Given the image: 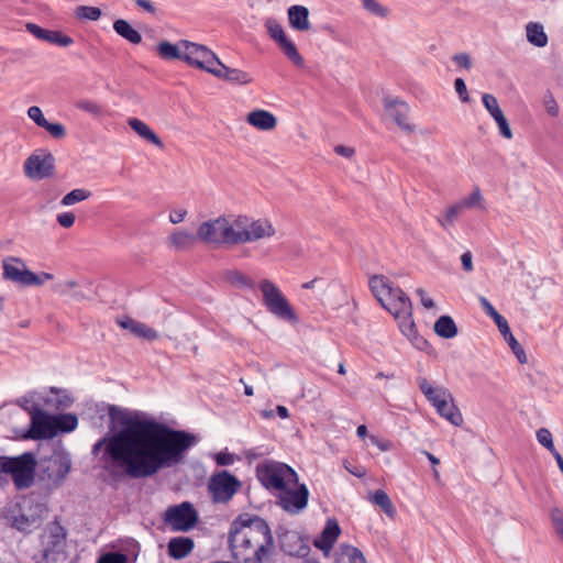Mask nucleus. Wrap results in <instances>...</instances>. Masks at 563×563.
<instances>
[{
	"label": "nucleus",
	"instance_id": "1",
	"mask_svg": "<svg viewBox=\"0 0 563 563\" xmlns=\"http://www.w3.org/2000/svg\"><path fill=\"white\" fill-rule=\"evenodd\" d=\"M95 408L101 419L108 415L113 433L98 440L92 453L97 455L102 450L99 463L113 479L152 477L161 470L180 464L196 443L191 433L139 419L118 406L101 404Z\"/></svg>",
	"mask_w": 563,
	"mask_h": 563
},
{
	"label": "nucleus",
	"instance_id": "2",
	"mask_svg": "<svg viewBox=\"0 0 563 563\" xmlns=\"http://www.w3.org/2000/svg\"><path fill=\"white\" fill-rule=\"evenodd\" d=\"M228 542L232 558L239 563H264L274 550L271 528L258 516L241 515L234 519Z\"/></svg>",
	"mask_w": 563,
	"mask_h": 563
},
{
	"label": "nucleus",
	"instance_id": "3",
	"mask_svg": "<svg viewBox=\"0 0 563 563\" xmlns=\"http://www.w3.org/2000/svg\"><path fill=\"white\" fill-rule=\"evenodd\" d=\"M46 512V505L40 501L34 494H31L5 506L3 517L8 525L18 531L31 533L41 527Z\"/></svg>",
	"mask_w": 563,
	"mask_h": 563
},
{
	"label": "nucleus",
	"instance_id": "4",
	"mask_svg": "<svg viewBox=\"0 0 563 563\" xmlns=\"http://www.w3.org/2000/svg\"><path fill=\"white\" fill-rule=\"evenodd\" d=\"M36 456L24 452L18 456L0 455V487L8 484L5 475H10L16 489H27L35 481Z\"/></svg>",
	"mask_w": 563,
	"mask_h": 563
},
{
	"label": "nucleus",
	"instance_id": "5",
	"mask_svg": "<svg viewBox=\"0 0 563 563\" xmlns=\"http://www.w3.org/2000/svg\"><path fill=\"white\" fill-rule=\"evenodd\" d=\"M197 238L205 244L214 247H231L238 245L235 218L220 216L202 222L197 229Z\"/></svg>",
	"mask_w": 563,
	"mask_h": 563
},
{
	"label": "nucleus",
	"instance_id": "6",
	"mask_svg": "<svg viewBox=\"0 0 563 563\" xmlns=\"http://www.w3.org/2000/svg\"><path fill=\"white\" fill-rule=\"evenodd\" d=\"M368 284L378 302L393 316L408 314L412 310L410 298L399 287H393L385 276L374 275Z\"/></svg>",
	"mask_w": 563,
	"mask_h": 563
},
{
	"label": "nucleus",
	"instance_id": "7",
	"mask_svg": "<svg viewBox=\"0 0 563 563\" xmlns=\"http://www.w3.org/2000/svg\"><path fill=\"white\" fill-rule=\"evenodd\" d=\"M30 415L31 426L24 434L25 439L45 440L54 438L59 431L70 432V413L56 417L34 406Z\"/></svg>",
	"mask_w": 563,
	"mask_h": 563
},
{
	"label": "nucleus",
	"instance_id": "8",
	"mask_svg": "<svg viewBox=\"0 0 563 563\" xmlns=\"http://www.w3.org/2000/svg\"><path fill=\"white\" fill-rule=\"evenodd\" d=\"M256 476L266 489L277 493L286 486L297 485L298 482V474L292 467L272 460L257 464Z\"/></svg>",
	"mask_w": 563,
	"mask_h": 563
},
{
	"label": "nucleus",
	"instance_id": "9",
	"mask_svg": "<svg viewBox=\"0 0 563 563\" xmlns=\"http://www.w3.org/2000/svg\"><path fill=\"white\" fill-rule=\"evenodd\" d=\"M260 289L263 295V302L272 314L290 323L298 322L296 312L273 282L269 279L261 280Z\"/></svg>",
	"mask_w": 563,
	"mask_h": 563
},
{
	"label": "nucleus",
	"instance_id": "10",
	"mask_svg": "<svg viewBox=\"0 0 563 563\" xmlns=\"http://www.w3.org/2000/svg\"><path fill=\"white\" fill-rule=\"evenodd\" d=\"M235 227L238 245L271 239L276 234V229L267 219L252 220L245 216H239L235 218Z\"/></svg>",
	"mask_w": 563,
	"mask_h": 563
},
{
	"label": "nucleus",
	"instance_id": "11",
	"mask_svg": "<svg viewBox=\"0 0 563 563\" xmlns=\"http://www.w3.org/2000/svg\"><path fill=\"white\" fill-rule=\"evenodd\" d=\"M181 45L184 46L183 60L188 65L209 74L220 65L218 56L207 46L189 41H181Z\"/></svg>",
	"mask_w": 563,
	"mask_h": 563
},
{
	"label": "nucleus",
	"instance_id": "12",
	"mask_svg": "<svg viewBox=\"0 0 563 563\" xmlns=\"http://www.w3.org/2000/svg\"><path fill=\"white\" fill-rule=\"evenodd\" d=\"M198 519V512L189 501L170 506L164 514V522L173 531H189L197 525Z\"/></svg>",
	"mask_w": 563,
	"mask_h": 563
},
{
	"label": "nucleus",
	"instance_id": "13",
	"mask_svg": "<svg viewBox=\"0 0 563 563\" xmlns=\"http://www.w3.org/2000/svg\"><path fill=\"white\" fill-rule=\"evenodd\" d=\"M276 504L286 512L297 515L306 509L309 499V489L305 484L286 486L276 495Z\"/></svg>",
	"mask_w": 563,
	"mask_h": 563
},
{
	"label": "nucleus",
	"instance_id": "14",
	"mask_svg": "<svg viewBox=\"0 0 563 563\" xmlns=\"http://www.w3.org/2000/svg\"><path fill=\"white\" fill-rule=\"evenodd\" d=\"M241 484L239 479L227 471H222L211 476L208 489L216 503H228L239 490Z\"/></svg>",
	"mask_w": 563,
	"mask_h": 563
},
{
	"label": "nucleus",
	"instance_id": "15",
	"mask_svg": "<svg viewBox=\"0 0 563 563\" xmlns=\"http://www.w3.org/2000/svg\"><path fill=\"white\" fill-rule=\"evenodd\" d=\"M67 529L54 520L49 522L42 533V547L45 559L55 560V554H59L66 544Z\"/></svg>",
	"mask_w": 563,
	"mask_h": 563
},
{
	"label": "nucleus",
	"instance_id": "16",
	"mask_svg": "<svg viewBox=\"0 0 563 563\" xmlns=\"http://www.w3.org/2000/svg\"><path fill=\"white\" fill-rule=\"evenodd\" d=\"M386 114L406 133L415 132L416 126L408 120L410 107L398 98L385 97L383 99Z\"/></svg>",
	"mask_w": 563,
	"mask_h": 563
},
{
	"label": "nucleus",
	"instance_id": "17",
	"mask_svg": "<svg viewBox=\"0 0 563 563\" xmlns=\"http://www.w3.org/2000/svg\"><path fill=\"white\" fill-rule=\"evenodd\" d=\"M280 550L294 556H306L309 551V540L295 530L280 529L278 533Z\"/></svg>",
	"mask_w": 563,
	"mask_h": 563
},
{
	"label": "nucleus",
	"instance_id": "18",
	"mask_svg": "<svg viewBox=\"0 0 563 563\" xmlns=\"http://www.w3.org/2000/svg\"><path fill=\"white\" fill-rule=\"evenodd\" d=\"M54 161L51 153L32 154L24 162V173L29 178L35 180L47 178L53 174Z\"/></svg>",
	"mask_w": 563,
	"mask_h": 563
},
{
	"label": "nucleus",
	"instance_id": "19",
	"mask_svg": "<svg viewBox=\"0 0 563 563\" xmlns=\"http://www.w3.org/2000/svg\"><path fill=\"white\" fill-rule=\"evenodd\" d=\"M70 471V460L66 456L54 454L47 462L45 474L49 485L59 486Z\"/></svg>",
	"mask_w": 563,
	"mask_h": 563
},
{
	"label": "nucleus",
	"instance_id": "20",
	"mask_svg": "<svg viewBox=\"0 0 563 563\" xmlns=\"http://www.w3.org/2000/svg\"><path fill=\"white\" fill-rule=\"evenodd\" d=\"M117 323L122 329L130 331L136 338H141L146 341H155L158 339V333L156 330L143 322L134 320L131 317L119 318Z\"/></svg>",
	"mask_w": 563,
	"mask_h": 563
},
{
	"label": "nucleus",
	"instance_id": "21",
	"mask_svg": "<svg viewBox=\"0 0 563 563\" xmlns=\"http://www.w3.org/2000/svg\"><path fill=\"white\" fill-rule=\"evenodd\" d=\"M340 532L341 529L338 521L335 519H328L320 538L314 540V545L328 555L340 536Z\"/></svg>",
	"mask_w": 563,
	"mask_h": 563
},
{
	"label": "nucleus",
	"instance_id": "22",
	"mask_svg": "<svg viewBox=\"0 0 563 563\" xmlns=\"http://www.w3.org/2000/svg\"><path fill=\"white\" fill-rule=\"evenodd\" d=\"M211 75L234 85H247L252 81L249 73L225 66L221 60L216 70H211Z\"/></svg>",
	"mask_w": 563,
	"mask_h": 563
},
{
	"label": "nucleus",
	"instance_id": "23",
	"mask_svg": "<svg viewBox=\"0 0 563 563\" xmlns=\"http://www.w3.org/2000/svg\"><path fill=\"white\" fill-rule=\"evenodd\" d=\"M25 29L29 33L34 35L36 38L55 44L58 46H68L70 44V37L63 35L58 31H51L38 26L35 23H27Z\"/></svg>",
	"mask_w": 563,
	"mask_h": 563
},
{
	"label": "nucleus",
	"instance_id": "24",
	"mask_svg": "<svg viewBox=\"0 0 563 563\" xmlns=\"http://www.w3.org/2000/svg\"><path fill=\"white\" fill-rule=\"evenodd\" d=\"M246 122L260 131H272L277 125L276 117L263 109H256L247 113Z\"/></svg>",
	"mask_w": 563,
	"mask_h": 563
},
{
	"label": "nucleus",
	"instance_id": "25",
	"mask_svg": "<svg viewBox=\"0 0 563 563\" xmlns=\"http://www.w3.org/2000/svg\"><path fill=\"white\" fill-rule=\"evenodd\" d=\"M419 388L426 398L435 407L441 406L444 401L451 400V393L443 387H433L427 378L420 377Z\"/></svg>",
	"mask_w": 563,
	"mask_h": 563
},
{
	"label": "nucleus",
	"instance_id": "26",
	"mask_svg": "<svg viewBox=\"0 0 563 563\" xmlns=\"http://www.w3.org/2000/svg\"><path fill=\"white\" fill-rule=\"evenodd\" d=\"M287 13L289 24L292 29L300 32L310 30L309 10L306 7L298 4L291 5Z\"/></svg>",
	"mask_w": 563,
	"mask_h": 563
},
{
	"label": "nucleus",
	"instance_id": "27",
	"mask_svg": "<svg viewBox=\"0 0 563 563\" xmlns=\"http://www.w3.org/2000/svg\"><path fill=\"white\" fill-rule=\"evenodd\" d=\"M129 126L142 139L154 144L155 146L163 148L164 143L158 135L147 125L145 122L137 118L128 119Z\"/></svg>",
	"mask_w": 563,
	"mask_h": 563
},
{
	"label": "nucleus",
	"instance_id": "28",
	"mask_svg": "<svg viewBox=\"0 0 563 563\" xmlns=\"http://www.w3.org/2000/svg\"><path fill=\"white\" fill-rule=\"evenodd\" d=\"M199 240L197 233L194 234L184 230H175L167 239L168 244L177 251H188L192 249Z\"/></svg>",
	"mask_w": 563,
	"mask_h": 563
},
{
	"label": "nucleus",
	"instance_id": "29",
	"mask_svg": "<svg viewBox=\"0 0 563 563\" xmlns=\"http://www.w3.org/2000/svg\"><path fill=\"white\" fill-rule=\"evenodd\" d=\"M194 540L189 537L172 538L168 542V554L174 559L186 558L194 549Z\"/></svg>",
	"mask_w": 563,
	"mask_h": 563
},
{
	"label": "nucleus",
	"instance_id": "30",
	"mask_svg": "<svg viewBox=\"0 0 563 563\" xmlns=\"http://www.w3.org/2000/svg\"><path fill=\"white\" fill-rule=\"evenodd\" d=\"M113 30L118 35L132 44H140L142 42V35L123 19H118L113 22Z\"/></svg>",
	"mask_w": 563,
	"mask_h": 563
},
{
	"label": "nucleus",
	"instance_id": "31",
	"mask_svg": "<svg viewBox=\"0 0 563 563\" xmlns=\"http://www.w3.org/2000/svg\"><path fill=\"white\" fill-rule=\"evenodd\" d=\"M25 265L19 258H10V261H3V277L20 284L23 278Z\"/></svg>",
	"mask_w": 563,
	"mask_h": 563
},
{
	"label": "nucleus",
	"instance_id": "32",
	"mask_svg": "<svg viewBox=\"0 0 563 563\" xmlns=\"http://www.w3.org/2000/svg\"><path fill=\"white\" fill-rule=\"evenodd\" d=\"M335 563H365V559L358 549L342 544L336 552Z\"/></svg>",
	"mask_w": 563,
	"mask_h": 563
},
{
	"label": "nucleus",
	"instance_id": "33",
	"mask_svg": "<svg viewBox=\"0 0 563 563\" xmlns=\"http://www.w3.org/2000/svg\"><path fill=\"white\" fill-rule=\"evenodd\" d=\"M437 411L441 417L456 427H460L463 423L462 413L454 405L452 396L451 400H446L441 406H438Z\"/></svg>",
	"mask_w": 563,
	"mask_h": 563
},
{
	"label": "nucleus",
	"instance_id": "34",
	"mask_svg": "<svg viewBox=\"0 0 563 563\" xmlns=\"http://www.w3.org/2000/svg\"><path fill=\"white\" fill-rule=\"evenodd\" d=\"M434 332L444 339H452L457 334V327L450 316H441L434 323Z\"/></svg>",
	"mask_w": 563,
	"mask_h": 563
},
{
	"label": "nucleus",
	"instance_id": "35",
	"mask_svg": "<svg viewBox=\"0 0 563 563\" xmlns=\"http://www.w3.org/2000/svg\"><path fill=\"white\" fill-rule=\"evenodd\" d=\"M369 501L375 506H378L386 516L393 518L396 515V508L393 505L391 499L385 490L377 489L369 496Z\"/></svg>",
	"mask_w": 563,
	"mask_h": 563
},
{
	"label": "nucleus",
	"instance_id": "36",
	"mask_svg": "<svg viewBox=\"0 0 563 563\" xmlns=\"http://www.w3.org/2000/svg\"><path fill=\"white\" fill-rule=\"evenodd\" d=\"M527 40L537 47H543L548 43V36L543 26L539 23L530 22L526 26Z\"/></svg>",
	"mask_w": 563,
	"mask_h": 563
},
{
	"label": "nucleus",
	"instance_id": "37",
	"mask_svg": "<svg viewBox=\"0 0 563 563\" xmlns=\"http://www.w3.org/2000/svg\"><path fill=\"white\" fill-rule=\"evenodd\" d=\"M479 302L485 313L495 321L499 332H507L510 328L508 321L494 308L488 299L485 297H479Z\"/></svg>",
	"mask_w": 563,
	"mask_h": 563
},
{
	"label": "nucleus",
	"instance_id": "38",
	"mask_svg": "<svg viewBox=\"0 0 563 563\" xmlns=\"http://www.w3.org/2000/svg\"><path fill=\"white\" fill-rule=\"evenodd\" d=\"M157 52L164 59H181L184 55V46L181 41L178 44H172L167 41H163L157 45Z\"/></svg>",
	"mask_w": 563,
	"mask_h": 563
},
{
	"label": "nucleus",
	"instance_id": "39",
	"mask_svg": "<svg viewBox=\"0 0 563 563\" xmlns=\"http://www.w3.org/2000/svg\"><path fill=\"white\" fill-rule=\"evenodd\" d=\"M464 212L462 207L459 202L450 206L443 216L438 217L439 224L444 229L448 230L450 227H452L455 222V220Z\"/></svg>",
	"mask_w": 563,
	"mask_h": 563
},
{
	"label": "nucleus",
	"instance_id": "40",
	"mask_svg": "<svg viewBox=\"0 0 563 563\" xmlns=\"http://www.w3.org/2000/svg\"><path fill=\"white\" fill-rule=\"evenodd\" d=\"M283 51V53L288 57L290 62H292L297 66H301L303 64V58L299 54L295 43L287 37L283 38L279 43H277Z\"/></svg>",
	"mask_w": 563,
	"mask_h": 563
},
{
	"label": "nucleus",
	"instance_id": "41",
	"mask_svg": "<svg viewBox=\"0 0 563 563\" xmlns=\"http://www.w3.org/2000/svg\"><path fill=\"white\" fill-rule=\"evenodd\" d=\"M459 203L464 211L473 208L485 209L484 198L478 187H475L472 194L461 199Z\"/></svg>",
	"mask_w": 563,
	"mask_h": 563
},
{
	"label": "nucleus",
	"instance_id": "42",
	"mask_svg": "<svg viewBox=\"0 0 563 563\" xmlns=\"http://www.w3.org/2000/svg\"><path fill=\"white\" fill-rule=\"evenodd\" d=\"M361 2L363 8L374 16L386 19L389 15V9L378 0H361Z\"/></svg>",
	"mask_w": 563,
	"mask_h": 563
},
{
	"label": "nucleus",
	"instance_id": "43",
	"mask_svg": "<svg viewBox=\"0 0 563 563\" xmlns=\"http://www.w3.org/2000/svg\"><path fill=\"white\" fill-rule=\"evenodd\" d=\"M501 335L507 341L508 345L510 346L514 354L517 356L518 361L521 364H525L527 362V355L522 346L519 344V342L516 340V338L512 335L510 328L507 332H503Z\"/></svg>",
	"mask_w": 563,
	"mask_h": 563
},
{
	"label": "nucleus",
	"instance_id": "44",
	"mask_svg": "<svg viewBox=\"0 0 563 563\" xmlns=\"http://www.w3.org/2000/svg\"><path fill=\"white\" fill-rule=\"evenodd\" d=\"M101 14V10L97 7L79 5L75 9V15L79 20L97 21Z\"/></svg>",
	"mask_w": 563,
	"mask_h": 563
},
{
	"label": "nucleus",
	"instance_id": "45",
	"mask_svg": "<svg viewBox=\"0 0 563 563\" xmlns=\"http://www.w3.org/2000/svg\"><path fill=\"white\" fill-rule=\"evenodd\" d=\"M52 278L53 276L48 273H42L41 275H36L33 272L24 268L23 278L20 284L23 286L42 285L45 280Z\"/></svg>",
	"mask_w": 563,
	"mask_h": 563
},
{
	"label": "nucleus",
	"instance_id": "46",
	"mask_svg": "<svg viewBox=\"0 0 563 563\" xmlns=\"http://www.w3.org/2000/svg\"><path fill=\"white\" fill-rule=\"evenodd\" d=\"M398 320L399 328L401 332L410 338L415 332V323L412 320V310L406 313H399L398 316H394Z\"/></svg>",
	"mask_w": 563,
	"mask_h": 563
},
{
	"label": "nucleus",
	"instance_id": "47",
	"mask_svg": "<svg viewBox=\"0 0 563 563\" xmlns=\"http://www.w3.org/2000/svg\"><path fill=\"white\" fill-rule=\"evenodd\" d=\"M265 27L271 35V37L276 42L279 43L283 38L287 37L286 33L284 32L282 25L279 22L275 19H267L265 21Z\"/></svg>",
	"mask_w": 563,
	"mask_h": 563
},
{
	"label": "nucleus",
	"instance_id": "48",
	"mask_svg": "<svg viewBox=\"0 0 563 563\" xmlns=\"http://www.w3.org/2000/svg\"><path fill=\"white\" fill-rule=\"evenodd\" d=\"M537 440L551 454H554L555 452H558V450L555 449L554 443H553L552 433H551V431L549 429L540 428L537 431Z\"/></svg>",
	"mask_w": 563,
	"mask_h": 563
},
{
	"label": "nucleus",
	"instance_id": "49",
	"mask_svg": "<svg viewBox=\"0 0 563 563\" xmlns=\"http://www.w3.org/2000/svg\"><path fill=\"white\" fill-rule=\"evenodd\" d=\"M227 279L228 282L235 286L247 288L254 287V283L246 275L239 271H229L227 273Z\"/></svg>",
	"mask_w": 563,
	"mask_h": 563
},
{
	"label": "nucleus",
	"instance_id": "50",
	"mask_svg": "<svg viewBox=\"0 0 563 563\" xmlns=\"http://www.w3.org/2000/svg\"><path fill=\"white\" fill-rule=\"evenodd\" d=\"M482 101H483L485 109L488 111V113L494 119L503 113V110L500 109L495 96H493L490 93H484L482 97Z\"/></svg>",
	"mask_w": 563,
	"mask_h": 563
},
{
	"label": "nucleus",
	"instance_id": "51",
	"mask_svg": "<svg viewBox=\"0 0 563 563\" xmlns=\"http://www.w3.org/2000/svg\"><path fill=\"white\" fill-rule=\"evenodd\" d=\"M543 107L549 115L558 117L559 106H558L556 100L554 99L553 95L550 91H548L543 97Z\"/></svg>",
	"mask_w": 563,
	"mask_h": 563
},
{
	"label": "nucleus",
	"instance_id": "52",
	"mask_svg": "<svg viewBox=\"0 0 563 563\" xmlns=\"http://www.w3.org/2000/svg\"><path fill=\"white\" fill-rule=\"evenodd\" d=\"M77 108L90 113L93 117H99L102 113L101 107L91 100H81L77 102Z\"/></svg>",
	"mask_w": 563,
	"mask_h": 563
},
{
	"label": "nucleus",
	"instance_id": "53",
	"mask_svg": "<svg viewBox=\"0 0 563 563\" xmlns=\"http://www.w3.org/2000/svg\"><path fill=\"white\" fill-rule=\"evenodd\" d=\"M27 115L40 128H43L45 124H47V120L45 119L41 108L37 106L30 107L27 109Z\"/></svg>",
	"mask_w": 563,
	"mask_h": 563
},
{
	"label": "nucleus",
	"instance_id": "54",
	"mask_svg": "<svg viewBox=\"0 0 563 563\" xmlns=\"http://www.w3.org/2000/svg\"><path fill=\"white\" fill-rule=\"evenodd\" d=\"M452 62L466 70H470L473 67V60L470 54L467 53H457L452 56Z\"/></svg>",
	"mask_w": 563,
	"mask_h": 563
},
{
	"label": "nucleus",
	"instance_id": "55",
	"mask_svg": "<svg viewBox=\"0 0 563 563\" xmlns=\"http://www.w3.org/2000/svg\"><path fill=\"white\" fill-rule=\"evenodd\" d=\"M98 563H128V558L119 552H110L101 555Z\"/></svg>",
	"mask_w": 563,
	"mask_h": 563
},
{
	"label": "nucleus",
	"instance_id": "56",
	"mask_svg": "<svg viewBox=\"0 0 563 563\" xmlns=\"http://www.w3.org/2000/svg\"><path fill=\"white\" fill-rule=\"evenodd\" d=\"M498 125V129H499V132L500 134L507 139V140H510L512 137V132H511V129L509 126V123L506 119V117L504 115V112L501 114H499L497 118L494 119Z\"/></svg>",
	"mask_w": 563,
	"mask_h": 563
},
{
	"label": "nucleus",
	"instance_id": "57",
	"mask_svg": "<svg viewBox=\"0 0 563 563\" xmlns=\"http://www.w3.org/2000/svg\"><path fill=\"white\" fill-rule=\"evenodd\" d=\"M551 519L556 533L563 539V510L554 508L551 511Z\"/></svg>",
	"mask_w": 563,
	"mask_h": 563
},
{
	"label": "nucleus",
	"instance_id": "58",
	"mask_svg": "<svg viewBox=\"0 0 563 563\" xmlns=\"http://www.w3.org/2000/svg\"><path fill=\"white\" fill-rule=\"evenodd\" d=\"M54 139H62L66 135V128L60 123H51L43 126Z\"/></svg>",
	"mask_w": 563,
	"mask_h": 563
},
{
	"label": "nucleus",
	"instance_id": "59",
	"mask_svg": "<svg viewBox=\"0 0 563 563\" xmlns=\"http://www.w3.org/2000/svg\"><path fill=\"white\" fill-rule=\"evenodd\" d=\"M454 88H455V91L457 92V95H459V97H460L462 102H468L470 101V96H468V92H467V87H466L465 81L462 78H456L455 79Z\"/></svg>",
	"mask_w": 563,
	"mask_h": 563
},
{
	"label": "nucleus",
	"instance_id": "60",
	"mask_svg": "<svg viewBox=\"0 0 563 563\" xmlns=\"http://www.w3.org/2000/svg\"><path fill=\"white\" fill-rule=\"evenodd\" d=\"M462 267L465 272L470 273L474 269L473 267V256L470 251H466L461 256Z\"/></svg>",
	"mask_w": 563,
	"mask_h": 563
},
{
	"label": "nucleus",
	"instance_id": "61",
	"mask_svg": "<svg viewBox=\"0 0 563 563\" xmlns=\"http://www.w3.org/2000/svg\"><path fill=\"white\" fill-rule=\"evenodd\" d=\"M90 196H91V191H89L87 189H73V203L86 200Z\"/></svg>",
	"mask_w": 563,
	"mask_h": 563
},
{
	"label": "nucleus",
	"instance_id": "62",
	"mask_svg": "<svg viewBox=\"0 0 563 563\" xmlns=\"http://www.w3.org/2000/svg\"><path fill=\"white\" fill-rule=\"evenodd\" d=\"M186 214H187V211L185 209L174 210L169 214V221L173 224H178L185 220Z\"/></svg>",
	"mask_w": 563,
	"mask_h": 563
},
{
	"label": "nucleus",
	"instance_id": "63",
	"mask_svg": "<svg viewBox=\"0 0 563 563\" xmlns=\"http://www.w3.org/2000/svg\"><path fill=\"white\" fill-rule=\"evenodd\" d=\"M334 152L338 155L344 156L346 158H351L355 153L353 147H349V146H344V145H336L334 147Z\"/></svg>",
	"mask_w": 563,
	"mask_h": 563
},
{
	"label": "nucleus",
	"instance_id": "64",
	"mask_svg": "<svg viewBox=\"0 0 563 563\" xmlns=\"http://www.w3.org/2000/svg\"><path fill=\"white\" fill-rule=\"evenodd\" d=\"M371 441L374 445H376L380 451H389L393 446L390 441H382L377 437L372 435Z\"/></svg>",
	"mask_w": 563,
	"mask_h": 563
}]
</instances>
